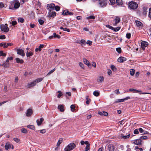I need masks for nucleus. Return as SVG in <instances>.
Returning a JSON list of instances; mask_svg holds the SVG:
<instances>
[{
	"instance_id": "25",
	"label": "nucleus",
	"mask_w": 151,
	"mask_h": 151,
	"mask_svg": "<svg viewBox=\"0 0 151 151\" xmlns=\"http://www.w3.org/2000/svg\"><path fill=\"white\" fill-rule=\"evenodd\" d=\"M20 4L19 2H16L14 4V8L17 9L20 6Z\"/></svg>"
},
{
	"instance_id": "44",
	"label": "nucleus",
	"mask_w": 151,
	"mask_h": 151,
	"mask_svg": "<svg viewBox=\"0 0 151 151\" xmlns=\"http://www.w3.org/2000/svg\"><path fill=\"white\" fill-rule=\"evenodd\" d=\"M148 138V137L146 136H142L140 137V139L142 140V139H147Z\"/></svg>"
},
{
	"instance_id": "12",
	"label": "nucleus",
	"mask_w": 151,
	"mask_h": 151,
	"mask_svg": "<svg viewBox=\"0 0 151 151\" xmlns=\"http://www.w3.org/2000/svg\"><path fill=\"white\" fill-rule=\"evenodd\" d=\"M133 143L137 145H141L142 140L140 139L134 140L133 141Z\"/></svg>"
},
{
	"instance_id": "38",
	"label": "nucleus",
	"mask_w": 151,
	"mask_h": 151,
	"mask_svg": "<svg viewBox=\"0 0 151 151\" xmlns=\"http://www.w3.org/2000/svg\"><path fill=\"white\" fill-rule=\"evenodd\" d=\"M21 131L22 132L24 133H26L27 132V130L26 129L24 128L21 129Z\"/></svg>"
},
{
	"instance_id": "5",
	"label": "nucleus",
	"mask_w": 151,
	"mask_h": 151,
	"mask_svg": "<svg viewBox=\"0 0 151 151\" xmlns=\"http://www.w3.org/2000/svg\"><path fill=\"white\" fill-rule=\"evenodd\" d=\"M99 4L101 7H104L106 6L107 3L106 0H99Z\"/></svg>"
},
{
	"instance_id": "9",
	"label": "nucleus",
	"mask_w": 151,
	"mask_h": 151,
	"mask_svg": "<svg viewBox=\"0 0 151 151\" xmlns=\"http://www.w3.org/2000/svg\"><path fill=\"white\" fill-rule=\"evenodd\" d=\"M148 45V43L147 42L145 41H142L141 43V47L143 50H144L146 47H147Z\"/></svg>"
},
{
	"instance_id": "47",
	"label": "nucleus",
	"mask_w": 151,
	"mask_h": 151,
	"mask_svg": "<svg viewBox=\"0 0 151 151\" xmlns=\"http://www.w3.org/2000/svg\"><path fill=\"white\" fill-rule=\"evenodd\" d=\"M18 21L19 22H20L22 23L24 22V19L22 18H18Z\"/></svg>"
},
{
	"instance_id": "49",
	"label": "nucleus",
	"mask_w": 151,
	"mask_h": 151,
	"mask_svg": "<svg viewBox=\"0 0 151 151\" xmlns=\"http://www.w3.org/2000/svg\"><path fill=\"white\" fill-rule=\"evenodd\" d=\"M120 29V27H118L116 28H114V29L112 30H114L115 32H117Z\"/></svg>"
},
{
	"instance_id": "13",
	"label": "nucleus",
	"mask_w": 151,
	"mask_h": 151,
	"mask_svg": "<svg viewBox=\"0 0 151 151\" xmlns=\"http://www.w3.org/2000/svg\"><path fill=\"white\" fill-rule=\"evenodd\" d=\"M33 113L31 109H29L27 111L26 115L27 117L30 116Z\"/></svg>"
},
{
	"instance_id": "37",
	"label": "nucleus",
	"mask_w": 151,
	"mask_h": 151,
	"mask_svg": "<svg viewBox=\"0 0 151 151\" xmlns=\"http://www.w3.org/2000/svg\"><path fill=\"white\" fill-rule=\"evenodd\" d=\"M63 139L62 138H60L57 142V145L59 146L60 144L62 142H63Z\"/></svg>"
},
{
	"instance_id": "53",
	"label": "nucleus",
	"mask_w": 151,
	"mask_h": 151,
	"mask_svg": "<svg viewBox=\"0 0 151 151\" xmlns=\"http://www.w3.org/2000/svg\"><path fill=\"white\" fill-rule=\"evenodd\" d=\"M116 51L119 53H120L121 52V50L120 48H116Z\"/></svg>"
},
{
	"instance_id": "1",
	"label": "nucleus",
	"mask_w": 151,
	"mask_h": 151,
	"mask_svg": "<svg viewBox=\"0 0 151 151\" xmlns=\"http://www.w3.org/2000/svg\"><path fill=\"white\" fill-rule=\"evenodd\" d=\"M43 79V78H38L35 80L33 81L28 83L27 87L28 88H29L35 86L36 85L37 83H38L42 81Z\"/></svg>"
},
{
	"instance_id": "7",
	"label": "nucleus",
	"mask_w": 151,
	"mask_h": 151,
	"mask_svg": "<svg viewBox=\"0 0 151 151\" xmlns=\"http://www.w3.org/2000/svg\"><path fill=\"white\" fill-rule=\"evenodd\" d=\"M49 12L48 13L47 15V17H54L56 16V13L55 12H51V11L49 9Z\"/></svg>"
},
{
	"instance_id": "24",
	"label": "nucleus",
	"mask_w": 151,
	"mask_h": 151,
	"mask_svg": "<svg viewBox=\"0 0 151 151\" xmlns=\"http://www.w3.org/2000/svg\"><path fill=\"white\" fill-rule=\"evenodd\" d=\"M15 60L17 63H23L24 62L23 60L18 58H16Z\"/></svg>"
},
{
	"instance_id": "39",
	"label": "nucleus",
	"mask_w": 151,
	"mask_h": 151,
	"mask_svg": "<svg viewBox=\"0 0 151 151\" xmlns=\"http://www.w3.org/2000/svg\"><path fill=\"white\" fill-rule=\"evenodd\" d=\"M135 73V70L134 69H131L130 71V74L132 76H133Z\"/></svg>"
},
{
	"instance_id": "23",
	"label": "nucleus",
	"mask_w": 151,
	"mask_h": 151,
	"mask_svg": "<svg viewBox=\"0 0 151 151\" xmlns=\"http://www.w3.org/2000/svg\"><path fill=\"white\" fill-rule=\"evenodd\" d=\"M83 61L84 64L87 65L88 67H89L91 66V65L89 61L86 59L84 58L83 59Z\"/></svg>"
},
{
	"instance_id": "43",
	"label": "nucleus",
	"mask_w": 151,
	"mask_h": 151,
	"mask_svg": "<svg viewBox=\"0 0 151 151\" xmlns=\"http://www.w3.org/2000/svg\"><path fill=\"white\" fill-rule=\"evenodd\" d=\"M54 38L57 37L58 39H60V36L58 35H56V33H53V36Z\"/></svg>"
},
{
	"instance_id": "42",
	"label": "nucleus",
	"mask_w": 151,
	"mask_h": 151,
	"mask_svg": "<svg viewBox=\"0 0 151 151\" xmlns=\"http://www.w3.org/2000/svg\"><path fill=\"white\" fill-rule=\"evenodd\" d=\"M60 9V7L59 6H55L54 8V9L56 11H59Z\"/></svg>"
},
{
	"instance_id": "36",
	"label": "nucleus",
	"mask_w": 151,
	"mask_h": 151,
	"mask_svg": "<svg viewBox=\"0 0 151 151\" xmlns=\"http://www.w3.org/2000/svg\"><path fill=\"white\" fill-rule=\"evenodd\" d=\"M139 130L141 133H142L143 134H145L146 133H147L146 131L144 132V130L141 128H139Z\"/></svg>"
},
{
	"instance_id": "45",
	"label": "nucleus",
	"mask_w": 151,
	"mask_h": 151,
	"mask_svg": "<svg viewBox=\"0 0 151 151\" xmlns=\"http://www.w3.org/2000/svg\"><path fill=\"white\" fill-rule=\"evenodd\" d=\"M55 68L54 69H52V70H50V71H49L48 73H47V76H48V75H49L50 74L52 73L53 72H54L55 71Z\"/></svg>"
},
{
	"instance_id": "62",
	"label": "nucleus",
	"mask_w": 151,
	"mask_h": 151,
	"mask_svg": "<svg viewBox=\"0 0 151 151\" xmlns=\"http://www.w3.org/2000/svg\"><path fill=\"white\" fill-rule=\"evenodd\" d=\"M148 16L150 18H151V8L149 9Z\"/></svg>"
},
{
	"instance_id": "10",
	"label": "nucleus",
	"mask_w": 151,
	"mask_h": 151,
	"mask_svg": "<svg viewBox=\"0 0 151 151\" xmlns=\"http://www.w3.org/2000/svg\"><path fill=\"white\" fill-rule=\"evenodd\" d=\"M73 13L70 12L67 10H65L63 11L62 14L63 15H73Z\"/></svg>"
},
{
	"instance_id": "59",
	"label": "nucleus",
	"mask_w": 151,
	"mask_h": 151,
	"mask_svg": "<svg viewBox=\"0 0 151 151\" xmlns=\"http://www.w3.org/2000/svg\"><path fill=\"white\" fill-rule=\"evenodd\" d=\"M6 37L4 35H0V39H5Z\"/></svg>"
},
{
	"instance_id": "6",
	"label": "nucleus",
	"mask_w": 151,
	"mask_h": 151,
	"mask_svg": "<svg viewBox=\"0 0 151 151\" xmlns=\"http://www.w3.org/2000/svg\"><path fill=\"white\" fill-rule=\"evenodd\" d=\"M17 54L19 55L22 57L25 56V53L24 50L22 49H17Z\"/></svg>"
},
{
	"instance_id": "55",
	"label": "nucleus",
	"mask_w": 151,
	"mask_h": 151,
	"mask_svg": "<svg viewBox=\"0 0 151 151\" xmlns=\"http://www.w3.org/2000/svg\"><path fill=\"white\" fill-rule=\"evenodd\" d=\"M40 131V132L42 134H44L46 132V130L45 129L41 130Z\"/></svg>"
},
{
	"instance_id": "19",
	"label": "nucleus",
	"mask_w": 151,
	"mask_h": 151,
	"mask_svg": "<svg viewBox=\"0 0 151 151\" xmlns=\"http://www.w3.org/2000/svg\"><path fill=\"white\" fill-rule=\"evenodd\" d=\"M64 106L63 105H60L58 106V108L61 112H63L64 109Z\"/></svg>"
},
{
	"instance_id": "26",
	"label": "nucleus",
	"mask_w": 151,
	"mask_h": 151,
	"mask_svg": "<svg viewBox=\"0 0 151 151\" xmlns=\"http://www.w3.org/2000/svg\"><path fill=\"white\" fill-rule=\"evenodd\" d=\"M130 136V134H129L127 135L124 136L123 134H121V137L123 138L124 139H128Z\"/></svg>"
},
{
	"instance_id": "28",
	"label": "nucleus",
	"mask_w": 151,
	"mask_h": 151,
	"mask_svg": "<svg viewBox=\"0 0 151 151\" xmlns=\"http://www.w3.org/2000/svg\"><path fill=\"white\" fill-rule=\"evenodd\" d=\"M33 55V53L32 52H28V51H27L26 53V55L27 57H29Z\"/></svg>"
},
{
	"instance_id": "56",
	"label": "nucleus",
	"mask_w": 151,
	"mask_h": 151,
	"mask_svg": "<svg viewBox=\"0 0 151 151\" xmlns=\"http://www.w3.org/2000/svg\"><path fill=\"white\" fill-rule=\"evenodd\" d=\"M106 27H107V28H108L112 30L113 29H114V27H112L110 26V25H109V24H107V25H106Z\"/></svg>"
},
{
	"instance_id": "8",
	"label": "nucleus",
	"mask_w": 151,
	"mask_h": 151,
	"mask_svg": "<svg viewBox=\"0 0 151 151\" xmlns=\"http://www.w3.org/2000/svg\"><path fill=\"white\" fill-rule=\"evenodd\" d=\"M12 148V149H14V146L13 145L11 144L9 142H7L6 143V145L5 146V148L6 150H7L9 149Z\"/></svg>"
},
{
	"instance_id": "21",
	"label": "nucleus",
	"mask_w": 151,
	"mask_h": 151,
	"mask_svg": "<svg viewBox=\"0 0 151 151\" xmlns=\"http://www.w3.org/2000/svg\"><path fill=\"white\" fill-rule=\"evenodd\" d=\"M63 27H61L60 29H63V31H67L68 32H69L70 31L69 29H67V28L65 27V26L62 24Z\"/></svg>"
},
{
	"instance_id": "41",
	"label": "nucleus",
	"mask_w": 151,
	"mask_h": 151,
	"mask_svg": "<svg viewBox=\"0 0 151 151\" xmlns=\"http://www.w3.org/2000/svg\"><path fill=\"white\" fill-rule=\"evenodd\" d=\"M93 94L96 96H98L99 95V93L98 91H95L93 93Z\"/></svg>"
},
{
	"instance_id": "51",
	"label": "nucleus",
	"mask_w": 151,
	"mask_h": 151,
	"mask_svg": "<svg viewBox=\"0 0 151 151\" xmlns=\"http://www.w3.org/2000/svg\"><path fill=\"white\" fill-rule=\"evenodd\" d=\"M38 22L40 25H42L44 23V21L41 19H39Z\"/></svg>"
},
{
	"instance_id": "15",
	"label": "nucleus",
	"mask_w": 151,
	"mask_h": 151,
	"mask_svg": "<svg viewBox=\"0 0 151 151\" xmlns=\"http://www.w3.org/2000/svg\"><path fill=\"white\" fill-rule=\"evenodd\" d=\"M113 144H110L108 145V147L109 151H114L115 148Z\"/></svg>"
},
{
	"instance_id": "60",
	"label": "nucleus",
	"mask_w": 151,
	"mask_h": 151,
	"mask_svg": "<svg viewBox=\"0 0 151 151\" xmlns=\"http://www.w3.org/2000/svg\"><path fill=\"white\" fill-rule=\"evenodd\" d=\"M126 37L128 38V39H129L130 37H131V34L129 33H127V34H126Z\"/></svg>"
},
{
	"instance_id": "63",
	"label": "nucleus",
	"mask_w": 151,
	"mask_h": 151,
	"mask_svg": "<svg viewBox=\"0 0 151 151\" xmlns=\"http://www.w3.org/2000/svg\"><path fill=\"white\" fill-rule=\"evenodd\" d=\"M86 43L88 44L89 45H92V42L90 40H88Z\"/></svg>"
},
{
	"instance_id": "61",
	"label": "nucleus",
	"mask_w": 151,
	"mask_h": 151,
	"mask_svg": "<svg viewBox=\"0 0 151 151\" xmlns=\"http://www.w3.org/2000/svg\"><path fill=\"white\" fill-rule=\"evenodd\" d=\"M111 4H114L115 2V0H109Z\"/></svg>"
},
{
	"instance_id": "29",
	"label": "nucleus",
	"mask_w": 151,
	"mask_h": 151,
	"mask_svg": "<svg viewBox=\"0 0 151 151\" xmlns=\"http://www.w3.org/2000/svg\"><path fill=\"white\" fill-rule=\"evenodd\" d=\"M111 68V70L114 71V72H116L117 70V68H116L115 66L113 65H111V66L110 67Z\"/></svg>"
},
{
	"instance_id": "58",
	"label": "nucleus",
	"mask_w": 151,
	"mask_h": 151,
	"mask_svg": "<svg viewBox=\"0 0 151 151\" xmlns=\"http://www.w3.org/2000/svg\"><path fill=\"white\" fill-rule=\"evenodd\" d=\"M115 93L117 95H118L120 93V92L119 91V89H117L114 91Z\"/></svg>"
},
{
	"instance_id": "20",
	"label": "nucleus",
	"mask_w": 151,
	"mask_h": 151,
	"mask_svg": "<svg viewBox=\"0 0 151 151\" xmlns=\"http://www.w3.org/2000/svg\"><path fill=\"white\" fill-rule=\"evenodd\" d=\"M104 78L103 76H100L98 77L97 81L99 83H102L104 81Z\"/></svg>"
},
{
	"instance_id": "22",
	"label": "nucleus",
	"mask_w": 151,
	"mask_h": 151,
	"mask_svg": "<svg viewBox=\"0 0 151 151\" xmlns=\"http://www.w3.org/2000/svg\"><path fill=\"white\" fill-rule=\"evenodd\" d=\"M120 20V18L119 17H116V19H115V24L114 25H116L119 23Z\"/></svg>"
},
{
	"instance_id": "11",
	"label": "nucleus",
	"mask_w": 151,
	"mask_h": 151,
	"mask_svg": "<svg viewBox=\"0 0 151 151\" xmlns=\"http://www.w3.org/2000/svg\"><path fill=\"white\" fill-rule=\"evenodd\" d=\"M130 97L129 96H128L125 98L123 99H117L115 102L116 103H118V102H124L125 101H126L128 99H130Z\"/></svg>"
},
{
	"instance_id": "33",
	"label": "nucleus",
	"mask_w": 151,
	"mask_h": 151,
	"mask_svg": "<svg viewBox=\"0 0 151 151\" xmlns=\"http://www.w3.org/2000/svg\"><path fill=\"white\" fill-rule=\"evenodd\" d=\"M86 19L89 20L90 19H95V17L93 15L89 16L86 18Z\"/></svg>"
},
{
	"instance_id": "4",
	"label": "nucleus",
	"mask_w": 151,
	"mask_h": 151,
	"mask_svg": "<svg viewBox=\"0 0 151 151\" xmlns=\"http://www.w3.org/2000/svg\"><path fill=\"white\" fill-rule=\"evenodd\" d=\"M1 29L2 31L6 32H8L9 31V29L6 24L1 25Z\"/></svg>"
},
{
	"instance_id": "14",
	"label": "nucleus",
	"mask_w": 151,
	"mask_h": 151,
	"mask_svg": "<svg viewBox=\"0 0 151 151\" xmlns=\"http://www.w3.org/2000/svg\"><path fill=\"white\" fill-rule=\"evenodd\" d=\"M126 60V58L123 57H119L117 60V61L120 63H122Z\"/></svg>"
},
{
	"instance_id": "2",
	"label": "nucleus",
	"mask_w": 151,
	"mask_h": 151,
	"mask_svg": "<svg viewBox=\"0 0 151 151\" xmlns=\"http://www.w3.org/2000/svg\"><path fill=\"white\" fill-rule=\"evenodd\" d=\"M76 147V145L73 143H71L68 144L64 149V151L72 150Z\"/></svg>"
},
{
	"instance_id": "34",
	"label": "nucleus",
	"mask_w": 151,
	"mask_h": 151,
	"mask_svg": "<svg viewBox=\"0 0 151 151\" xmlns=\"http://www.w3.org/2000/svg\"><path fill=\"white\" fill-rule=\"evenodd\" d=\"M117 4L118 5L122 4V0H116Z\"/></svg>"
},
{
	"instance_id": "35",
	"label": "nucleus",
	"mask_w": 151,
	"mask_h": 151,
	"mask_svg": "<svg viewBox=\"0 0 151 151\" xmlns=\"http://www.w3.org/2000/svg\"><path fill=\"white\" fill-rule=\"evenodd\" d=\"M129 91H135V92H141V90H137V89H133V88H130L129 89Z\"/></svg>"
},
{
	"instance_id": "52",
	"label": "nucleus",
	"mask_w": 151,
	"mask_h": 151,
	"mask_svg": "<svg viewBox=\"0 0 151 151\" xmlns=\"http://www.w3.org/2000/svg\"><path fill=\"white\" fill-rule=\"evenodd\" d=\"M86 103L87 104H89L90 102L91 101V99H88V97L86 98Z\"/></svg>"
},
{
	"instance_id": "18",
	"label": "nucleus",
	"mask_w": 151,
	"mask_h": 151,
	"mask_svg": "<svg viewBox=\"0 0 151 151\" xmlns=\"http://www.w3.org/2000/svg\"><path fill=\"white\" fill-rule=\"evenodd\" d=\"M55 7V5L54 4L52 3L50 4H47V7L49 9L50 8L54 9Z\"/></svg>"
},
{
	"instance_id": "32",
	"label": "nucleus",
	"mask_w": 151,
	"mask_h": 151,
	"mask_svg": "<svg viewBox=\"0 0 151 151\" xmlns=\"http://www.w3.org/2000/svg\"><path fill=\"white\" fill-rule=\"evenodd\" d=\"M147 9L145 7H144L143 9V14L144 15H146L147 12Z\"/></svg>"
},
{
	"instance_id": "17",
	"label": "nucleus",
	"mask_w": 151,
	"mask_h": 151,
	"mask_svg": "<svg viewBox=\"0 0 151 151\" xmlns=\"http://www.w3.org/2000/svg\"><path fill=\"white\" fill-rule=\"evenodd\" d=\"M44 121V119L43 118H41L40 119V120L37 119L36 121L37 124L38 126L40 125L42 122Z\"/></svg>"
},
{
	"instance_id": "30",
	"label": "nucleus",
	"mask_w": 151,
	"mask_h": 151,
	"mask_svg": "<svg viewBox=\"0 0 151 151\" xmlns=\"http://www.w3.org/2000/svg\"><path fill=\"white\" fill-rule=\"evenodd\" d=\"M27 127L30 129L35 130V127L33 125H28L27 126Z\"/></svg>"
},
{
	"instance_id": "50",
	"label": "nucleus",
	"mask_w": 151,
	"mask_h": 151,
	"mask_svg": "<svg viewBox=\"0 0 151 151\" xmlns=\"http://www.w3.org/2000/svg\"><path fill=\"white\" fill-rule=\"evenodd\" d=\"M70 108L71 109V111L72 112H74L75 110V106L73 105H72L70 106Z\"/></svg>"
},
{
	"instance_id": "40",
	"label": "nucleus",
	"mask_w": 151,
	"mask_h": 151,
	"mask_svg": "<svg viewBox=\"0 0 151 151\" xmlns=\"http://www.w3.org/2000/svg\"><path fill=\"white\" fill-rule=\"evenodd\" d=\"M90 144H87L85 148V151H88L90 149Z\"/></svg>"
},
{
	"instance_id": "3",
	"label": "nucleus",
	"mask_w": 151,
	"mask_h": 151,
	"mask_svg": "<svg viewBox=\"0 0 151 151\" xmlns=\"http://www.w3.org/2000/svg\"><path fill=\"white\" fill-rule=\"evenodd\" d=\"M129 7L132 9H135L138 7V4L132 1L129 3Z\"/></svg>"
},
{
	"instance_id": "48",
	"label": "nucleus",
	"mask_w": 151,
	"mask_h": 151,
	"mask_svg": "<svg viewBox=\"0 0 151 151\" xmlns=\"http://www.w3.org/2000/svg\"><path fill=\"white\" fill-rule=\"evenodd\" d=\"M58 93H59V94H58V98H60V97L62 96V95H63V94L62 93V92H61L60 91H58Z\"/></svg>"
},
{
	"instance_id": "54",
	"label": "nucleus",
	"mask_w": 151,
	"mask_h": 151,
	"mask_svg": "<svg viewBox=\"0 0 151 151\" xmlns=\"http://www.w3.org/2000/svg\"><path fill=\"white\" fill-rule=\"evenodd\" d=\"M79 66L81 67L83 69H84V65L81 62H80L79 63Z\"/></svg>"
},
{
	"instance_id": "16",
	"label": "nucleus",
	"mask_w": 151,
	"mask_h": 151,
	"mask_svg": "<svg viewBox=\"0 0 151 151\" xmlns=\"http://www.w3.org/2000/svg\"><path fill=\"white\" fill-rule=\"evenodd\" d=\"M44 45L40 44L38 47L35 50V51L37 52L38 51L40 52L42 50V49L44 47Z\"/></svg>"
},
{
	"instance_id": "31",
	"label": "nucleus",
	"mask_w": 151,
	"mask_h": 151,
	"mask_svg": "<svg viewBox=\"0 0 151 151\" xmlns=\"http://www.w3.org/2000/svg\"><path fill=\"white\" fill-rule=\"evenodd\" d=\"M9 63H7L6 62H5L2 65H1L3 66L4 67L7 68L9 67Z\"/></svg>"
},
{
	"instance_id": "46",
	"label": "nucleus",
	"mask_w": 151,
	"mask_h": 151,
	"mask_svg": "<svg viewBox=\"0 0 151 151\" xmlns=\"http://www.w3.org/2000/svg\"><path fill=\"white\" fill-rule=\"evenodd\" d=\"M6 54L5 53H3V52L2 51H0V56H6Z\"/></svg>"
},
{
	"instance_id": "57",
	"label": "nucleus",
	"mask_w": 151,
	"mask_h": 151,
	"mask_svg": "<svg viewBox=\"0 0 151 151\" xmlns=\"http://www.w3.org/2000/svg\"><path fill=\"white\" fill-rule=\"evenodd\" d=\"M14 140L16 142H19L20 140L17 138H14Z\"/></svg>"
},
{
	"instance_id": "64",
	"label": "nucleus",
	"mask_w": 151,
	"mask_h": 151,
	"mask_svg": "<svg viewBox=\"0 0 151 151\" xmlns=\"http://www.w3.org/2000/svg\"><path fill=\"white\" fill-rule=\"evenodd\" d=\"M17 24V22L15 21H13L12 22V25H15Z\"/></svg>"
},
{
	"instance_id": "27",
	"label": "nucleus",
	"mask_w": 151,
	"mask_h": 151,
	"mask_svg": "<svg viewBox=\"0 0 151 151\" xmlns=\"http://www.w3.org/2000/svg\"><path fill=\"white\" fill-rule=\"evenodd\" d=\"M135 22L137 26L140 27L142 26V24L139 21H136Z\"/></svg>"
}]
</instances>
